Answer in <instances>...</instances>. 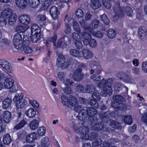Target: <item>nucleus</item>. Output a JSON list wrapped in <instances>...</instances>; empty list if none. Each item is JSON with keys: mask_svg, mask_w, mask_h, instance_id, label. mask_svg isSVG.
<instances>
[{"mask_svg": "<svg viewBox=\"0 0 147 147\" xmlns=\"http://www.w3.org/2000/svg\"><path fill=\"white\" fill-rule=\"evenodd\" d=\"M11 138L9 134H6L3 136V141L4 144L8 145L11 143Z\"/></svg>", "mask_w": 147, "mask_h": 147, "instance_id": "33", "label": "nucleus"}, {"mask_svg": "<svg viewBox=\"0 0 147 147\" xmlns=\"http://www.w3.org/2000/svg\"><path fill=\"white\" fill-rule=\"evenodd\" d=\"M112 93V90L111 87L109 86H105L103 88V90L102 92V95L105 97L107 94L111 95Z\"/></svg>", "mask_w": 147, "mask_h": 147, "instance_id": "19", "label": "nucleus"}, {"mask_svg": "<svg viewBox=\"0 0 147 147\" xmlns=\"http://www.w3.org/2000/svg\"><path fill=\"white\" fill-rule=\"evenodd\" d=\"M147 31L145 27H140L138 30V34L140 38L142 40L147 38Z\"/></svg>", "mask_w": 147, "mask_h": 147, "instance_id": "10", "label": "nucleus"}, {"mask_svg": "<svg viewBox=\"0 0 147 147\" xmlns=\"http://www.w3.org/2000/svg\"><path fill=\"white\" fill-rule=\"evenodd\" d=\"M62 103L67 106L69 105V100L68 99L67 97L65 95H63L61 97Z\"/></svg>", "mask_w": 147, "mask_h": 147, "instance_id": "45", "label": "nucleus"}, {"mask_svg": "<svg viewBox=\"0 0 147 147\" xmlns=\"http://www.w3.org/2000/svg\"><path fill=\"white\" fill-rule=\"evenodd\" d=\"M65 61V58L63 55H60L59 56L57 59L56 64L57 66L61 67L63 65V63Z\"/></svg>", "mask_w": 147, "mask_h": 147, "instance_id": "23", "label": "nucleus"}, {"mask_svg": "<svg viewBox=\"0 0 147 147\" xmlns=\"http://www.w3.org/2000/svg\"><path fill=\"white\" fill-rule=\"evenodd\" d=\"M27 124V122L24 120H22L17 125H16L14 128V130H17L23 127L24 125Z\"/></svg>", "mask_w": 147, "mask_h": 147, "instance_id": "44", "label": "nucleus"}, {"mask_svg": "<svg viewBox=\"0 0 147 147\" xmlns=\"http://www.w3.org/2000/svg\"><path fill=\"white\" fill-rule=\"evenodd\" d=\"M90 5L94 9L98 8L101 6L99 0H91Z\"/></svg>", "mask_w": 147, "mask_h": 147, "instance_id": "32", "label": "nucleus"}, {"mask_svg": "<svg viewBox=\"0 0 147 147\" xmlns=\"http://www.w3.org/2000/svg\"><path fill=\"white\" fill-rule=\"evenodd\" d=\"M101 20L107 25L109 24V20L106 14H104L101 16Z\"/></svg>", "mask_w": 147, "mask_h": 147, "instance_id": "50", "label": "nucleus"}, {"mask_svg": "<svg viewBox=\"0 0 147 147\" xmlns=\"http://www.w3.org/2000/svg\"><path fill=\"white\" fill-rule=\"evenodd\" d=\"M45 44L47 47L46 51L48 52V53L47 54L46 59L47 60H49L50 58V56L51 54V51L50 49L49 45V43L47 41H46Z\"/></svg>", "mask_w": 147, "mask_h": 147, "instance_id": "56", "label": "nucleus"}, {"mask_svg": "<svg viewBox=\"0 0 147 147\" xmlns=\"http://www.w3.org/2000/svg\"><path fill=\"white\" fill-rule=\"evenodd\" d=\"M17 15L14 13H12L10 15L8 21V24L10 25H12L16 22L17 19Z\"/></svg>", "mask_w": 147, "mask_h": 147, "instance_id": "31", "label": "nucleus"}, {"mask_svg": "<svg viewBox=\"0 0 147 147\" xmlns=\"http://www.w3.org/2000/svg\"><path fill=\"white\" fill-rule=\"evenodd\" d=\"M13 43L14 47L18 50L21 49L23 46V40L22 35L17 33L14 36Z\"/></svg>", "mask_w": 147, "mask_h": 147, "instance_id": "4", "label": "nucleus"}, {"mask_svg": "<svg viewBox=\"0 0 147 147\" xmlns=\"http://www.w3.org/2000/svg\"><path fill=\"white\" fill-rule=\"evenodd\" d=\"M110 115L109 112H103L100 115V117L101 119L105 122L107 123L110 121L109 116Z\"/></svg>", "mask_w": 147, "mask_h": 147, "instance_id": "25", "label": "nucleus"}, {"mask_svg": "<svg viewBox=\"0 0 147 147\" xmlns=\"http://www.w3.org/2000/svg\"><path fill=\"white\" fill-rule=\"evenodd\" d=\"M29 26L19 25L16 28V30L19 33L24 32V35H26L25 31H27V29L29 28Z\"/></svg>", "mask_w": 147, "mask_h": 147, "instance_id": "28", "label": "nucleus"}, {"mask_svg": "<svg viewBox=\"0 0 147 147\" xmlns=\"http://www.w3.org/2000/svg\"><path fill=\"white\" fill-rule=\"evenodd\" d=\"M20 23L25 26H29L30 22V19L29 16L27 15H21L19 18Z\"/></svg>", "mask_w": 147, "mask_h": 147, "instance_id": "11", "label": "nucleus"}, {"mask_svg": "<svg viewBox=\"0 0 147 147\" xmlns=\"http://www.w3.org/2000/svg\"><path fill=\"white\" fill-rule=\"evenodd\" d=\"M142 108L141 109V110L144 111H145V110H146L147 111H146L145 112H144V114L142 117V120L147 125V106H143Z\"/></svg>", "mask_w": 147, "mask_h": 147, "instance_id": "36", "label": "nucleus"}, {"mask_svg": "<svg viewBox=\"0 0 147 147\" xmlns=\"http://www.w3.org/2000/svg\"><path fill=\"white\" fill-rule=\"evenodd\" d=\"M87 110L83 109L81 110L78 113V115L76 118L80 121L84 120L88 116V113Z\"/></svg>", "mask_w": 147, "mask_h": 147, "instance_id": "13", "label": "nucleus"}, {"mask_svg": "<svg viewBox=\"0 0 147 147\" xmlns=\"http://www.w3.org/2000/svg\"><path fill=\"white\" fill-rule=\"evenodd\" d=\"M65 29L64 30L66 34H69L71 32V28L70 26L67 23H65Z\"/></svg>", "mask_w": 147, "mask_h": 147, "instance_id": "62", "label": "nucleus"}, {"mask_svg": "<svg viewBox=\"0 0 147 147\" xmlns=\"http://www.w3.org/2000/svg\"><path fill=\"white\" fill-rule=\"evenodd\" d=\"M124 11L128 16H131L133 15V11L132 8L129 6H123L122 7Z\"/></svg>", "mask_w": 147, "mask_h": 147, "instance_id": "30", "label": "nucleus"}, {"mask_svg": "<svg viewBox=\"0 0 147 147\" xmlns=\"http://www.w3.org/2000/svg\"><path fill=\"white\" fill-rule=\"evenodd\" d=\"M14 83V81L10 78H6L4 82L3 86L4 88L7 89L12 88V91L13 92H16L17 90L16 88L14 89L13 84Z\"/></svg>", "mask_w": 147, "mask_h": 147, "instance_id": "7", "label": "nucleus"}, {"mask_svg": "<svg viewBox=\"0 0 147 147\" xmlns=\"http://www.w3.org/2000/svg\"><path fill=\"white\" fill-rule=\"evenodd\" d=\"M114 101L112 102V106L114 109L117 111L123 110L125 109L126 107V105L122 102L123 98L121 95H116L113 96Z\"/></svg>", "mask_w": 147, "mask_h": 147, "instance_id": "1", "label": "nucleus"}, {"mask_svg": "<svg viewBox=\"0 0 147 147\" xmlns=\"http://www.w3.org/2000/svg\"><path fill=\"white\" fill-rule=\"evenodd\" d=\"M24 38V46L23 47V50L25 53L30 54L32 53L33 51L32 49L30 47V41L28 40V38Z\"/></svg>", "mask_w": 147, "mask_h": 147, "instance_id": "8", "label": "nucleus"}, {"mask_svg": "<svg viewBox=\"0 0 147 147\" xmlns=\"http://www.w3.org/2000/svg\"><path fill=\"white\" fill-rule=\"evenodd\" d=\"M95 88L93 85H88L86 86L85 89L86 92L92 93L95 91Z\"/></svg>", "mask_w": 147, "mask_h": 147, "instance_id": "47", "label": "nucleus"}, {"mask_svg": "<svg viewBox=\"0 0 147 147\" xmlns=\"http://www.w3.org/2000/svg\"><path fill=\"white\" fill-rule=\"evenodd\" d=\"M41 145L38 147H47L49 146V140L47 137L43 138L41 141Z\"/></svg>", "mask_w": 147, "mask_h": 147, "instance_id": "42", "label": "nucleus"}, {"mask_svg": "<svg viewBox=\"0 0 147 147\" xmlns=\"http://www.w3.org/2000/svg\"><path fill=\"white\" fill-rule=\"evenodd\" d=\"M107 86L106 80L104 79H102L98 84V87L101 88H104L105 86Z\"/></svg>", "mask_w": 147, "mask_h": 147, "instance_id": "59", "label": "nucleus"}, {"mask_svg": "<svg viewBox=\"0 0 147 147\" xmlns=\"http://www.w3.org/2000/svg\"><path fill=\"white\" fill-rule=\"evenodd\" d=\"M37 136L36 133L35 132L32 133L28 135L26 138V140L29 143L32 142L35 139H37Z\"/></svg>", "mask_w": 147, "mask_h": 147, "instance_id": "21", "label": "nucleus"}, {"mask_svg": "<svg viewBox=\"0 0 147 147\" xmlns=\"http://www.w3.org/2000/svg\"><path fill=\"white\" fill-rule=\"evenodd\" d=\"M3 120L6 123H9L11 120V115L10 112L7 111L5 112L3 115Z\"/></svg>", "mask_w": 147, "mask_h": 147, "instance_id": "24", "label": "nucleus"}, {"mask_svg": "<svg viewBox=\"0 0 147 147\" xmlns=\"http://www.w3.org/2000/svg\"><path fill=\"white\" fill-rule=\"evenodd\" d=\"M99 22L97 20L94 19L92 20L91 22L90 27L92 30L97 28L99 25Z\"/></svg>", "mask_w": 147, "mask_h": 147, "instance_id": "39", "label": "nucleus"}, {"mask_svg": "<svg viewBox=\"0 0 147 147\" xmlns=\"http://www.w3.org/2000/svg\"><path fill=\"white\" fill-rule=\"evenodd\" d=\"M82 53L84 57L87 59L91 58L93 55L92 52L87 49H83L82 51Z\"/></svg>", "mask_w": 147, "mask_h": 147, "instance_id": "27", "label": "nucleus"}, {"mask_svg": "<svg viewBox=\"0 0 147 147\" xmlns=\"http://www.w3.org/2000/svg\"><path fill=\"white\" fill-rule=\"evenodd\" d=\"M69 105L74 108V111L77 112L82 108V106L78 105V102L76 98L73 96H69Z\"/></svg>", "mask_w": 147, "mask_h": 147, "instance_id": "6", "label": "nucleus"}, {"mask_svg": "<svg viewBox=\"0 0 147 147\" xmlns=\"http://www.w3.org/2000/svg\"><path fill=\"white\" fill-rule=\"evenodd\" d=\"M76 90L77 91L83 93L86 92L85 89L83 86L81 84H78L76 86Z\"/></svg>", "mask_w": 147, "mask_h": 147, "instance_id": "53", "label": "nucleus"}, {"mask_svg": "<svg viewBox=\"0 0 147 147\" xmlns=\"http://www.w3.org/2000/svg\"><path fill=\"white\" fill-rule=\"evenodd\" d=\"M39 121L36 120H34L32 121L29 124V126L31 129L35 130L38 126Z\"/></svg>", "mask_w": 147, "mask_h": 147, "instance_id": "40", "label": "nucleus"}, {"mask_svg": "<svg viewBox=\"0 0 147 147\" xmlns=\"http://www.w3.org/2000/svg\"><path fill=\"white\" fill-rule=\"evenodd\" d=\"M93 128L95 130L98 131L101 130L104 128V125L103 123L101 122H97L95 124H94Z\"/></svg>", "mask_w": 147, "mask_h": 147, "instance_id": "38", "label": "nucleus"}, {"mask_svg": "<svg viewBox=\"0 0 147 147\" xmlns=\"http://www.w3.org/2000/svg\"><path fill=\"white\" fill-rule=\"evenodd\" d=\"M23 94L22 93H16L13 99V101L15 102H17L18 101L22 99H24L23 98Z\"/></svg>", "mask_w": 147, "mask_h": 147, "instance_id": "46", "label": "nucleus"}, {"mask_svg": "<svg viewBox=\"0 0 147 147\" xmlns=\"http://www.w3.org/2000/svg\"><path fill=\"white\" fill-rule=\"evenodd\" d=\"M75 14L77 18L79 19V23L81 27L85 30L88 29L89 27L87 26L85 20L82 18L84 16V13L82 10L80 9H78L75 11Z\"/></svg>", "mask_w": 147, "mask_h": 147, "instance_id": "3", "label": "nucleus"}, {"mask_svg": "<svg viewBox=\"0 0 147 147\" xmlns=\"http://www.w3.org/2000/svg\"><path fill=\"white\" fill-rule=\"evenodd\" d=\"M110 124V126L114 129L117 128L118 129L121 130L122 128L120 124L115 121L112 120L111 121Z\"/></svg>", "mask_w": 147, "mask_h": 147, "instance_id": "41", "label": "nucleus"}, {"mask_svg": "<svg viewBox=\"0 0 147 147\" xmlns=\"http://www.w3.org/2000/svg\"><path fill=\"white\" fill-rule=\"evenodd\" d=\"M70 54L75 57L80 58L82 57V54L78 51L73 49H71L69 51Z\"/></svg>", "mask_w": 147, "mask_h": 147, "instance_id": "26", "label": "nucleus"}, {"mask_svg": "<svg viewBox=\"0 0 147 147\" xmlns=\"http://www.w3.org/2000/svg\"><path fill=\"white\" fill-rule=\"evenodd\" d=\"M112 1L109 0H103V4L104 6L107 9H110L112 6Z\"/></svg>", "mask_w": 147, "mask_h": 147, "instance_id": "49", "label": "nucleus"}, {"mask_svg": "<svg viewBox=\"0 0 147 147\" xmlns=\"http://www.w3.org/2000/svg\"><path fill=\"white\" fill-rule=\"evenodd\" d=\"M92 97L93 99L98 101H99L100 99L99 93L97 91H94L93 92Z\"/></svg>", "mask_w": 147, "mask_h": 147, "instance_id": "51", "label": "nucleus"}, {"mask_svg": "<svg viewBox=\"0 0 147 147\" xmlns=\"http://www.w3.org/2000/svg\"><path fill=\"white\" fill-rule=\"evenodd\" d=\"M27 101L25 99H22L20 101H18L16 103V107L18 109L22 108L27 104Z\"/></svg>", "mask_w": 147, "mask_h": 147, "instance_id": "29", "label": "nucleus"}, {"mask_svg": "<svg viewBox=\"0 0 147 147\" xmlns=\"http://www.w3.org/2000/svg\"><path fill=\"white\" fill-rule=\"evenodd\" d=\"M64 93L67 94H71L73 92V91L70 86H68L63 89Z\"/></svg>", "mask_w": 147, "mask_h": 147, "instance_id": "60", "label": "nucleus"}, {"mask_svg": "<svg viewBox=\"0 0 147 147\" xmlns=\"http://www.w3.org/2000/svg\"><path fill=\"white\" fill-rule=\"evenodd\" d=\"M46 132V128L44 127H39L38 130V135L42 136L45 134Z\"/></svg>", "mask_w": 147, "mask_h": 147, "instance_id": "52", "label": "nucleus"}, {"mask_svg": "<svg viewBox=\"0 0 147 147\" xmlns=\"http://www.w3.org/2000/svg\"><path fill=\"white\" fill-rule=\"evenodd\" d=\"M37 27L38 26H36V24H34L32 25L31 29H27V31H25L26 35H24V37H25V36H26V37L28 38L31 35L34 33V32H36V30L39 29H37Z\"/></svg>", "mask_w": 147, "mask_h": 147, "instance_id": "16", "label": "nucleus"}, {"mask_svg": "<svg viewBox=\"0 0 147 147\" xmlns=\"http://www.w3.org/2000/svg\"><path fill=\"white\" fill-rule=\"evenodd\" d=\"M124 122L127 124L130 125L132 123L133 121L132 117L130 115L123 116Z\"/></svg>", "mask_w": 147, "mask_h": 147, "instance_id": "43", "label": "nucleus"}, {"mask_svg": "<svg viewBox=\"0 0 147 147\" xmlns=\"http://www.w3.org/2000/svg\"><path fill=\"white\" fill-rule=\"evenodd\" d=\"M87 111L88 112V115L90 117L94 116L97 113V111L96 109L91 107H89L87 108Z\"/></svg>", "mask_w": 147, "mask_h": 147, "instance_id": "34", "label": "nucleus"}, {"mask_svg": "<svg viewBox=\"0 0 147 147\" xmlns=\"http://www.w3.org/2000/svg\"><path fill=\"white\" fill-rule=\"evenodd\" d=\"M98 101L93 99L90 100L89 102L90 105L92 106L97 108L98 107Z\"/></svg>", "mask_w": 147, "mask_h": 147, "instance_id": "54", "label": "nucleus"}, {"mask_svg": "<svg viewBox=\"0 0 147 147\" xmlns=\"http://www.w3.org/2000/svg\"><path fill=\"white\" fill-rule=\"evenodd\" d=\"M15 2L17 6L22 9L26 8L27 5L26 0H15Z\"/></svg>", "mask_w": 147, "mask_h": 147, "instance_id": "18", "label": "nucleus"}, {"mask_svg": "<svg viewBox=\"0 0 147 147\" xmlns=\"http://www.w3.org/2000/svg\"><path fill=\"white\" fill-rule=\"evenodd\" d=\"M50 14L53 19L56 20L57 19L58 15L59 13L58 8L55 6H52L50 9Z\"/></svg>", "mask_w": 147, "mask_h": 147, "instance_id": "14", "label": "nucleus"}, {"mask_svg": "<svg viewBox=\"0 0 147 147\" xmlns=\"http://www.w3.org/2000/svg\"><path fill=\"white\" fill-rule=\"evenodd\" d=\"M113 11L115 15L113 17V21H116L119 18H122L124 16V13L123 11V9L122 7H120L119 3L117 2L115 3L113 7Z\"/></svg>", "mask_w": 147, "mask_h": 147, "instance_id": "2", "label": "nucleus"}, {"mask_svg": "<svg viewBox=\"0 0 147 147\" xmlns=\"http://www.w3.org/2000/svg\"><path fill=\"white\" fill-rule=\"evenodd\" d=\"M82 69L78 68L76 69L73 74V79L76 81H79L82 80L84 77L83 74H82Z\"/></svg>", "mask_w": 147, "mask_h": 147, "instance_id": "9", "label": "nucleus"}, {"mask_svg": "<svg viewBox=\"0 0 147 147\" xmlns=\"http://www.w3.org/2000/svg\"><path fill=\"white\" fill-rule=\"evenodd\" d=\"M100 76L97 73H96L92 75L91 77V79L96 82L99 81L100 79Z\"/></svg>", "mask_w": 147, "mask_h": 147, "instance_id": "58", "label": "nucleus"}, {"mask_svg": "<svg viewBox=\"0 0 147 147\" xmlns=\"http://www.w3.org/2000/svg\"><path fill=\"white\" fill-rule=\"evenodd\" d=\"M89 45L90 47L93 48H95L97 45V42L96 40L93 38L89 39L88 40V43L87 45Z\"/></svg>", "mask_w": 147, "mask_h": 147, "instance_id": "48", "label": "nucleus"}, {"mask_svg": "<svg viewBox=\"0 0 147 147\" xmlns=\"http://www.w3.org/2000/svg\"><path fill=\"white\" fill-rule=\"evenodd\" d=\"M89 120L90 122L92 125L93 126L94 124H95L96 122L97 121V119L95 117H90L89 118Z\"/></svg>", "mask_w": 147, "mask_h": 147, "instance_id": "63", "label": "nucleus"}, {"mask_svg": "<svg viewBox=\"0 0 147 147\" xmlns=\"http://www.w3.org/2000/svg\"><path fill=\"white\" fill-rule=\"evenodd\" d=\"M36 108L34 107L30 108L26 112V115L29 117L31 118L34 117L36 114Z\"/></svg>", "mask_w": 147, "mask_h": 147, "instance_id": "22", "label": "nucleus"}, {"mask_svg": "<svg viewBox=\"0 0 147 147\" xmlns=\"http://www.w3.org/2000/svg\"><path fill=\"white\" fill-rule=\"evenodd\" d=\"M12 102L11 99L6 98L2 102V107L4 109H7L11 107Z\"/></svg>", "mask_w": 147, "mask_h": 147, "instance_id": "20", "label": "nucleus"}, {"mask_svg": "<svg viewBox=\"0 0 147 147\" xmlns=\"http://www.w3.org/2000/svg\"><path fill=\"white\" fill-rule=\"evenodd\" d=\"M102 143V141L100 138H98L92 144V147H96L99 145H100Z\"/></svg>", "mask_w": 147, "mask_h": 147, "instance_id": "55", "label": "nucleus"}, {"mask_svg": "<svg viewBox=\"0 0 147 147\" xmlns=\"http://www.w3.org/2000/svg\"><path fill=\"white\" fill-rule=\"evenodd\" d=\"M50 0H45L43 2L42 6L44 9H47L51 3Z\"/></svg>", "mask_w": 147, "mask_h": 147, "instance_id": "61", "label": "nucleus"}, {"mask_svg": "<svg viewBox=\"0 0 147 147\" xmlns=\"http://www.w3.org/2000/svg\"><path fill=\"white\" fill-rule=\"evenodd\" d=\"M89 129L87 126H83L79 127L75 129V131L77 133L80 134L82 137L88 140L89 138Z\"/></svg>", "mask_w": 147, "mask_h": 147, "instance_id": "5", "label": "nucleus"}, {"mask_svg": "<svg viewBox=\"0 0 147 147\" xmlns=\"http://www.w3.org/2000/svg\"><path fill=\"white\" fill-rule=\"evenodd\" d=\"M116 33L115 30L113 29H110L107 31V35L109 38L113 39L116 36Z\"/></svg>", "mask_w": 147, "mask_h": 147, "instance_id": "37", "label": "nucleus"}, {"mask_svg": "<svg viewBox=\"0 0 147 147\" xmlns=\"http://www.w3.org/2000/svg\"><path fill=\"white\" fill-rule=\"evenodd\" d=\"M34 34H33L31 37V41L33 43H37L40 39L41 36V31L40 29L36 30Z\"/></svg>", "mask_w": 147, "mask_h": 147, "instance_id": "15", "label": "nucleus"}, {"mask_svg": "<svg viewBox=\"0 0 147 147\" xmlns=\"http://www.w3.org/2000/svg\"><path fill=\"white\" fill-rule=\"evenodd\" d=\"M28 3L31 7L36 8L38 6L40 3V0H29Z\"/></svg>", "mask_w": 147, "mask_h": 147, "instance_id": "35", "label": "nucleus"}, {"mask_svg": "<svg viewBox=\"0 0 147 147\" xmlns=\"http://www.w3.org/2000/svg\"><path fill=\"white\" fill-rule=\"evenodd\" d=\"M81 37L83 38V42L85 45H87L88 40L90 39L91 36L90 34L87 32H83L81 34Z\"/></svg>", "mask_w": 147, "mask_h": 147, "instance_id": "17", "label": "nucleus"}, {"mask_svg": "<svg viewBox=\"0 0 147 147\" xmlns=\"http://www.w3.org/2000/svg\"><path fill=\"white\" fill-rule=\"evenodd\" d=\"M71 60L70 59L68 58L67 59L66 61H65L63 63V66L62 67L63 69H64L67 67L68 66L71 65Z\"/></svg>", "mask_w": 147, "mask_h": 147, "instance_id": "57", "label": "nucleus"}, {"mask_svg": "<svg viewBox=\"0 0 147 147\" xmlns=\"http://www.w3.org/2000/svg\"><path fill=\"white\" fill-rule=\"evenodd\" d=\"M37 18L38 21L44 22L46 21V17L44 15L39 14Z\"/></svg>", "mask_w": 147, "mask_h": 147, "instance_id": "64", "label": "nucleus"}, {"mask_svg": "<svg viewBox=\"0 0 147 147\" xmlns=\"http://www.w3.org/2000/svg\"><path fill=\"white\" fill-rule=\"evenodd\" d=\"M0 65L9 72L11 73L12 70L11 65L5 60H0Z\"/></svg>", "mask_w": 147, "mask_h": 147, "instance_id": "12", "label": "nucleus"}]
</instances>
